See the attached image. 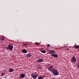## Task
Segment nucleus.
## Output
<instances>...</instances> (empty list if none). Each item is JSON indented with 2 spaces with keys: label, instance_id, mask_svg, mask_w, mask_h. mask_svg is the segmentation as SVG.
Listing matches in <instances>:
<instances>
[{
  "label": "nucleus",
  "instance_id": "nucleus-1",
  "mask_svg": "<svg viewBox=\"0 0 79 79\" xmlns=\"http://www.w3.org/2000/svg\"><path fill=\"white\" fill-rule=\"evenodd\" d=\"M52 72L54 76H58L59 75L58 71V70L56 69H52Z\"/></svg>",
  "mask_w": 79,
  "mask_h": 79
},
{
  "label": "nucleus",
  "instance_id": "nucleus-2",
  "mask_svg": "<svg viewBox=\"0 0 79 79\" xmlns=\"http://www.w3.org/2000/svg\"><path fill=\"white\" fill-rule=\"evenodd\" d=\"M77 61V60H76V58L74 56H73L71 58V62L72 63H76V62Z\"/></svg>",
  "mask_w": 79,
  "mask_h": 79
},
{
  "label": "nucleus",
  "instance_id": "nucleus-3",
  "mask_svg": "<svg viewBox=\"0 0 79 79\" xmlns=\"http://www.w3.org/2000/svg\"><path fill=\"white\" fill-rule=\"evenodd\" d=\"M8 48H9V50H10V51H12L13 50V45L12 44H9L8 45Z\"/></svg>",
  "mask_w": 79,
  "mask_h": 79
},
{
  "label": "nucleus",
  "instance_id": "nucleus-4",
  "mask_svg": "<svg viewBox=\"0 0 79 79\" xmlns=\"http://www.w3.org/2000/svg\"><path fill=\"white\" fill-rule=\"evenodd\" d=\"M20 78H24L26 77V75L25 73H22L20 75Z\"/></svg>",
  "mask_w": 79,
  "mask_h": 79
},
{
  "label": "nucleus",
  "instance_id": "nucleus-5",
  "mask_svg": "<svg viewBox=\"0 0 79 79\" xmlns=\"http://www.w3.org/2000/svg\"><path fill=\"white\" fill-rule=\"evenodd\" d=\"M49 54H52L53 53H55V51L52 50H50L49 51Z\"/></svg>",
  "mask_w": 79,
  "mask_h": 79
},
{
  "label": "nucleus",
  "instance_id": "nucleus-6",
  "mask_svg": "<svg viewBox=\"0 0 79 79\" xmlns=\"http://www.w3.org/2000/svg\"><path fill=\"white\" fill-rule=\"evenodd\" d=\"M43 61H44L43 59H40L37 60V62L38 63H41V62H43Z\"/></svg>",
  "mask_w": 79,
  "mask_h": 79
},
{
  "label": "nucleus",
  "instance_id": "nucleus-7",
  "mask_svg": "<svg viewBox=\"0 0 79 79\" xmlns=\"http://www.w3.org/2000/svg\"><path fill=\"white\" fill-rule=\"evenodd\" d=\"M37 74H36V75H32L31 76L33 78H34V79H35L37 78Z\"/></svg>",
  "mask_w": 79,
  "mask_h": 79
},
{
  "label": "nucleus",
  "instance_id": "nucleus-8",
  "mask_svg": "<svg viewBox=\"0 0 79 79\" xmlns=\"http://www.w3.org/2000/svg\"><path fill=\"white\" fill-rule=\"evenodd\" d=\"M14 71V69L12 68H10L9 69V71L10 73H12V72H13Z\"/></svg>",
  "mask_w": 79,
  "mask_h": 79
},
{
  "label": "nucleus",
  "instance_id": "nucleus-9",
  "mask_svg": "<svg viewBox=\"0 0 79 79\" xmlns=\"http://www.w3.org/2000/svg\"><path fill=\"white\" fill-rule=\"evenodd\" d=\"M53 68V66H51L49 67L48 69V70L50 71H52V69Z\"/></svg>",
  "mask_w": 79,
  "mask_h": 79
},
{
  "label": "nucleus",
  "instance_id": "nucleus-10",
  "mask_svg": "<svg viewBox=\"0 0 79 79\" xmlns=\"http://www.w3.org/2000/svg\"><path fill=\"white\" fill-rule=\"evenodd\" d=\"M51 56H53L54 57H55V58H57L58 57V56L57 54H52L51 55Z\"/></svg>",
  "mask_w": 79,
  "mask_h": 79
},
{
  "label": "nucleus",
  "instance_id": "nucleus-11",
  "mask_svg": "<svg viewBox=\"0 0 79 79\" xmlns=\"http://www.w3.org/2000/svg\"><path fill=\"white\" fill-rule=\"evenodd\" d=\"M23 53H27V51L26 49H23L22 50Z\"/></svg>",
  "mask_w": 79,
  "mask_h": 79
},
{
  "label": "nucleus",
  "instance_id": "nucleus-12",
  "mask_svg": "<svg viewBox=\"0 0 79 79\" xmlns=\"http://www.w3.org/2000/svg\"><path fill=\"white\" fill-rule=\"evenodd\" d=\"M31 56H32V55L31 54H27V58L31 57Z\"/></svg>",
  "mask_w": 79,
  "mask_h": 79
},
{
  "label": "nucleus",
  "instance_id": "nucleus-13",
  "mask_svg": "<svg viewBox=\"0 0 79 79\" xmlns=\"http://www.w3.org/2000/svg\"><path fill=\"white\" fill-rule=\"evenodd\" d=\"M41 52L43 53H46V51L45 50H41L40 51Z\"/></svg>",
  "mask_w": 79,
  "mask_h": 79
},
{
  "label": "nucleus",
  "instance_id": "nucleus-14",
  "mask_svg": "<svg viewBox=\"0 0 79 79\" xmlns=\"http://www.w3.org/2000/svg\"><path fill=\"white\" fill-rule=\"evenodd\" d=\"M44 77H41V76H39L38 79H43Z\"/></svg>",
  "mask_w": 79,
  "mask_h": 79
},
{
  "label": "nucleus",
  "instance_id": "nucleus-15",
  "mask_svg": "<svg viewBox=\"0 0 79 79\" xmlns=\"http://www.w3.org/2000/svg\"><path fill=\"white\" fill-rule=\"evenodd\" d=\"M75 48H79V45H76L75 47Z\"/></svg>",
  "mask_w": 79,
  "mask_h": 79
},
{
  "label": "nucleus",
  "instance_id": "nucleus-16",
  "mask_svg": "<svg viewBox=\"0 0 79 79\" xmlns=\"http://www.w3.org/2000/svg\"><path fill=\"white\" fill-rule=\"evenodd\" d=\"M37 69H42V68L41 67H40V66H38V67H37Z\"/></svg>",
  "mask_w": 79,
  "mask_h": 79
},
{
  "label": "nucleus",
  "instance_id": "nucleus-17",
  "mask_svg": "<svg viewBox=\"0 0 79 79\" xmlns=\"http://www.w3.org/2000/svg\"><path fill=\"white\" fill-rule=\"evenodd\" d=\"M4 75H5V73H2V74H1V76H3Z\"/></svg>",
  "mask_w": 79,
  "mask_h": 79
},
{
  "label": "nucleus",
  "instance_id": "nucleus-18",
  "mask_svg": "<svg viewBox=\"0 0 79 79\" xmlns=\"http://www.w3.org/2000/svg\"><path fill=\"white\" fill-rule=\"evenodd\" d=\"M1 40H2V41H4V39H3V37H2L1 38Z\"/></svg>",
  "mask_w": 79,
  "mask_h": 79
},
{
  "label": "nucleus",
  "instance_id": "nucleus-19",
  "mask_svg": "<svg viewBox=\"0 0 79 79\" xmlns=\"http://www.w3.org/2000/svg\"><path fill=\"white\" fill-rule=\"evenodd\" d=\"M35 44H36V45H40V43H36Z\"/></svg>",
  "mask_w": 79,
  "mask_h": 79
},
{
  "label": "nucleus",
  "instance_id": "nucleus-20",
  "mask_svg": "<svg viewBox=\"0 0 79 79\" xmlns=\"http://www.w3.org/2000/svg\"><path fill=\"white\" fill-rule=\"evenodd\" d=\"M6 48L7 50H9V48H8V47H6Z\"/></svg>",
  "mask_w": 79,
  "mask_h": 79
},
{
  "label": "nucleus",
  "instance_id": "nucleus-21",
  "mask_svg": "<svg viewBox=\"0 0 79 79\" xmlns=\"http://www.w3.org/2000/svg\"><path fill=\"white\" fill-rule=\"evenodd\" d=\"M48 47H50V44H48Z\"/></svg>",
  "mask_w": 79,
  "mask_h": 79
},
{
  "label": "nucleus",
  "instance_id": "nucleus-22",
  "mask_svg": "<svg viewBox=\"0 0 79 79\" xmlns=\"http://www.w3.org/2000/svg\"><path fill=\"white\" fill-rule=\"evenodd\" d=\"M23 45L24 46H25V45H26V44H23Z\"/></svg>",
  "mask_w": 79,
  "mask_h": 79
},
{
  "label": "nucleus",
  "instance_id": "nucleus-23",
  "mask_svg": "<svg viewBox=\"0 0 79 79\" xmlns=\"http://www.w3.org/2000/svg\"><path fill=\"white\" fill-rule=\"evenodd\" d=\"M66 50H69V48H66Z\"/></svg>",
  "mask_w": 79,
  "mask_h": 79
}]
</instances>
